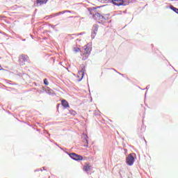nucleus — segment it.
Here are the masks:
<instances>
[{"mask_svg":"<svg viewBox=\"0 0 178 178\" xmlns=\"http://www.w3.org/2000/svg\"><path fill=\"white\" fill-rule=\"evenodd\" d=\"M126 162L129 166H131L134 163V157L133 155L129 154L126 159Z\"/></svg>","mask_w":178,"mask_h":178,"instance_id":"2","label":"nucleus"},{"mask_svg":"<svg viewBox=\"0 0 178 178\" xmlns=\"http://www.w3.org/2000/svg\"><path fill=\"white\" fill-rule=\"evenodd\" d=\"M113 5H116L117 6H122L124 1L123 0H112Z\"/></svg>","mask_w":178,"mask_h":178,"instance_id":"3","label":"nucleus"},{"mask_svg":"<svg viewBox=\"0 0 178 178\" xmlns=\"http://www.w3.org/2000/svg\"><path fill=\"white\" fill-rule=\"evenodd\" d=\"M90 51H91V49H90V47H88V45H86V46L83 47V54H90Z\"/></svg>","mask_w":178,"mask_h":178,"instance_id":"7","label":"nucleus"},{"mask_svg":"<svg viewBox=\"0 0 178 178\" xmlns=\"http://www.w3.org/2000/svg\"><path fill=\"white\" fill-rule=\"evenodd\" d=\"M101 8L100 6H97V7H96L95 9H98V8Z\"/></svg>","mask_w":178,"mask_h":178,"instance_id":"19","label":"nucleus"},{"mask_svg":"<svg viewBox=\"0 0 178 178\" xmlns=\"http://www.w3.org/2000/svg\"><path fill=\"white\" fill-rule=\"evenodd\" d=\"M3 68H2V66L0 65V70H2Z\"/></svg>","mask_w":178,"mask_h":178,"instance_id":"20","label":"nucleus"},{"mask_svg":"<svg viewBox=\"0 0 178 178\" xmlns=\"http://www.w3.org/2000/svg\"><path fill=\"white\" fill-rule=\"evenodd\" d=\"M45 91L47 94H49V95H52V94H54V90H52V89H49V88L46 89Z\"/></svg>","mask_w":178,"mask_h":178,"instance_id":"11","label":"nucleus"},{"mask_svg":"<svg viewBox=\"0 0 178 178\" xmlns=\"http://www.w3.org/2000/svg\"><path fill=\"white\" fill-rule=\"evenodd\" d=\"M88 58V54L83 53L82 56V60H86Z\"/></svg>","mask_w":178,"mask_h":178,"instance_id":"13","label":"nucleus"},{"mask_svg":"<svg viewBox=\"0 0 178 178\" xmlns=\"http://www.w3.org/2000/svg\"><path fill=\"white\" fill-rule=\"evenodd\" d=\"M19 62H26L27 61V59H29V56H27L26 55L22 54L19 56Z\"/></svg>","mask_w":178,"mask_h":178,"instance_id":"4","label":"nucleus"},{"mask_svg":"<svg viewBox=\"0 0 178 178\" xmlns=\"http://www.w3.org/2000/svg\"><path fill=\"white\" fill-rule=\"evenodd\" d=\"M44 84H45V86H48V84H49V82H48V79H44Z\"/></svg>","mask_w":178,"mask_h":178,"instance_id":"15","label":"nucleus"},{"mask_svg":"<svg viewBox=\"0 0 178 178\" xmlns=\"http://www.w3.org/2000/svg\"><path fill=\"white\" fill-rule=\"evenodd\" d=\"M101 17V14H99V13H96L95 14V17Z\"/></svg>","mask_w":178,"mask_h":178,"instance_id":"17","label":"nucleus"},{"mask_svg":"<svg viewBox=\"0 0 178 178\" xmlns=\"http://www.w3.org/2000/svg\"><path fill=\"white\" fill-rule=\"evenodd\" d=\"M47 2H48V0H37L36 1L37 5H39L40 6H41V5H44L47 3Z\"/></svg>","mask_w":178,"mask_h":178,"instance_id":"9","label":"nucleus"},{"mask_svg":"<svg viewBox=\"0 0 178 178\" xmlns=\"http://www.w3.org/2000/svg\"><path fill=\"white\" fill-rule=\"evenodd\" d=\"M70 113H71V115H73L74 116L77 115V113L73 110L70 111Z\"/></svg>","mask_w":178,"mask_h":178,"instance_id":"16","label":"nucleus"},{"mask_svg":"<svg viewBox=\"0 0 178 178\" xmlns=\"http://www.w3.org/2000/svg\"><path fill=\"white\" fill-rule=\"evenodd\" d=\"M97 31H98V27H95V29L93 30L94 34H97Z\"/></svg>","mask_w":178,"mask_h":178,"instance_id":"18","label":"nucleus"},{"mask_svg":"<svg viewBox=\"0 0 178 178\" xmlns=\"http://www.w3.org/2000/svg\"><path fill=\"white\" fill-rule=\"evenodd\" d=\"M79 72H82V73H84V72H86V66H84V65H82L81 66V71Z\"/></svg>","mask_w":178,"mask_h":178,"instance_id":"14","label":"nucleus"},{"mask_svg":"<svg viewBox=\"0 0 178 178\" xmlns=\"http://www.w3.org/2000/svg\"><path fill=\"white\" fill-rule=\"evenodd\" d=\"M170 9H171V10H173V12H175V13H177L178 12V8L173 6H170Z\"/></svg>","mask_w":178,"mask_h":178,"instance_id":"12","label":"nucleus"},{"mask_svg":"<svg viewBox=\"0 0 178 178\" xmlns=\"http://www.w3.org/2000/svg\"><path fill=\"white\" fill-rule=\"evenodd\" d=\"M83 76H84V73H83V72H79L76 76V79L78 81H81V80H83Z\"/></svg>","mask_w":178,"mask_h":178,"instance_id":"5","label":"nucleus"},{"mask_svg":"<svg viewBox=\"0 0 178 178\" xmlns=\"http://www.w3.org/2000/svg\"><path fill=\"white\" fill-rule=\"evenodd\" d=\"M70 156L74 161H83V158L81 155L77 154L76 153L70 154Z\"/></svg>","mask_w":178,"mask_h":178,"instance_id":"1","label":"nucleus"},{"mask_svg":"<svg viewBox=\"0 0 178 178\" xmlns=\"http://www.w3.org/2000/svg\"><path fill=\"white\" fill-rule=\"evenodd\" d=\"M83 170L85 172H88L89 170H91V165H90V163H86L84 166H83Z\"/></svg>","mask_w":178,"mask_h":178,"instance_id":"8","label":"nucleus"},{"mask_svg":"<svg viewBox=\"0 0 178 178\" xmlns=\"http://www.w3.org/2000/svg\"><path fill=\"white\" fill-rule=\"evenodd\" d=\"M83 137H84L85 138L84 141L86 143V145H84V147H88V140H87V138H88V136H87L86 134H83Z\"/></svg>","mask_w":178,"mask_h":178,"instance_id":"10","label":"nucleus"},{"mask_svg":"<svg viewBox=\"0 0 178 178\" xmlns=\"http://www.w3.org/2000/svg\"><path fill=\"white\" fill-rule=\"evenodd\" d=\"M61 105L63 106V108H69V102L66 101V99L61 100Z\"/></svg>","mask_w":178,"mask_h":178,"instance_id":"6","label":"nucleus"}]
</instances>
